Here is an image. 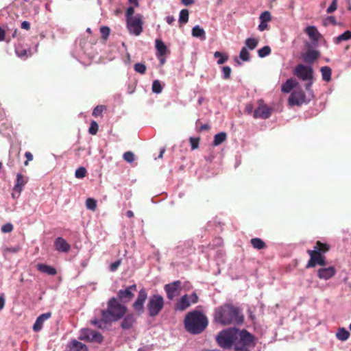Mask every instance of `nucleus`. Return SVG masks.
<instances>
[{"instance_id":"obj_4","label":"nucleus","mask_w":351,"mask_h":351,"mask_svg":"<svg viewBox=\"0 0 351 351\" xmlns=\"http://www.w3.org/2000/svg\"><path fill=\"white\" fill-rule=\"evenodd\" d=\"M186 330L191 334H199L208 326L207 317L200 311H193L187 313L184 319Z\"/></svg>"},{"instance_id":"obj_63","label":"nucleus","mask_w":351,"mask_h":351,"mask_svg":"<svg viewBox=\"0 0 351 351\" xmlns=\"http://www.w3.org/2000/svg\"><path fill=\"white\" fill-rule=\"evenodd\" d=\"M5 38V32L3 29L0 27V41H2L4 40Z\"/></svg>"},{"instance_id":"obj_7","label":"nucleus","mask_w":351,"mask_h":351,"mask_svg":"<svg viewBox=\"0 0 351 351\" xmlns=\"http://www.w3.org/2000/svg\"><path fill=\"white\" fill-rule=\"evenodd\" d=\"M126 21V26L130 34L139 36L143 31V15L136 14L134 18Z\"/></svg>"},{"instance_id":"obj_23","label":"nucleus","mask_w":351,"mask_h":351,"mask_svg":"<svg viewBox=\"0 0 351 351\" xmlns=\"http://www.w3.org/2000/svg\"><path fill=\"white\" fill-rule=\"evenodd\" d=\"M192 35L194 37L199 38L201 40H205L206 34L205 31L203 28L200 27L199 25H195L192 29Z\"/></svg>"},{"instance_id":"obj_27","label":"nucleus","mask_w":351,"mask_h":351,"mask_svg":"<svg viewBox=\"0 0 351 351\" xmlns=\"http://www.w3.org/2000/svg\"><path fill=\"white\" fill-rule=\"evenodd\" d=\"M350 335V332L344 328H339L336 333V337L342 341H346Z\"/></svg>"},{"instance_id":"obj_6","label":"nucleus","mask_w":351,"mask_h":351,"mask_svg":"<svg viewBox=\"0 0 351 351\" xmlns=\"http://www.w3.org/2000/svg\"><path fill=\"white\" fill-rule=\"evenodd\" d=\"M328 250L329 247L326 244L317 241L314 247V250H308L310 260L307 264V267H313L316 265H326V261L322 254L326 252Z\"/></svg>"},{"instance_id":"obj_33","label":"nucleus","mask_w":351,"mask_h":351,"mask_svg":"<svg viewBox=\"0 0 351 351\" xmlns=\"http://www.w3.org/2000/svg\"><path fill=\"white\" fill-rule=\"evenodd\" d=\"M351 39V31L347 30L339 36H337L335 40L336 43H339L343 40H348Z\"/></svg>"},{"instance_id":"obj_42","label":"nucleus","mask_w":351,"mask_h":351,"mask_svg":"<svg viewBox=\"0 0 351 351\" xmlns=\"http://www.w3.org/2000/svg\"><path fill=\"white\" fill-rule=\"evenodd\" d=\"M260 21H262V22H264V23H267L269 21H270L271 20V14H270V12H268V11H265L263 12L261 15H260Z\"/></svg>"},{"instance_id":"obj_32","label":"nucleus","mask_w":351,"mask_h":351,"mask_svg":"<svg viewBox=\"0 0 351 351\" xmlns=\"http://www.w3.org/2000/svg\"><path fill=\"white\" fill-rule=\"evenodd\" d=\"M189 21V11L186 9H183L180 11L179 15V22L181 24H185Z\"/></svg>"},{"instance_id":"obj_60","label":"nucleus","mask_w":351,"mask_h":351,"mask_svg":"<svg viewBox=\"0 0 351 351\" xmlns=\"http://www.w3.org/2000/svg\"><path fill=\"white\" fill-rule=\"evenodd\" d=\"M5 306V298L3 295L0 296V310L3 309Z\"/></svg>"},{"instance_id":"obj_16","label":"nucleus","mask_w":351,"mask_h":351,"mask_svg":"<svg viewBox=\"0 0 351 351\" xmlns=\"http://www.w3.org/2000/svg\"><path fill=\"white\" fill-rule=\"evenodd\" d=\"M336 273L334 267L330 266L328 267H323L317 271V276L320 279L325 280L331 278Z\"/></svg>"},{"instance_id":"obj_11","label":"nucleus","mask_w":351,"mask_h":351,"mask_svg":"<svg viewBox=\"0 0 351 351\" xmlns=\"http://www.w3.org/2000/svg\"><path fill=\"white\" fill-rule=\"evenodd\" d=\"M182 290V283L180 280L174 281L165 286V291L169 300H172L178 296Z\"/></svg>"},{"instance_id":"obj_30","label":"nucleus","mask_w":351,"mask_h":351,"mask_svg":"<svg viewBox=\"0 0 351 351\" xmlns=\"http://www.w3.org/2000/svg\"><path fill=\"white\" fill-rule=\"evenodd\" d=\"M134 321V319L132 315H128L123 319L121 323V327L123 329H129L132 327Z\"/></svg>"},{"instance_id":"obj_58","label":"nucleus","mask_w":351,"mask_h":351,"mask_svg":"<svg viewBox=\"0 0 351 351\" xmlns=\"http://www.w3.org/2000/svg\"><path fill=\"white\" fill-rule=\"evenodd\" d=\"M325 23L326 24H327V23L335 24L336 23L335 19L333 16H328L326 19Z\"/></svg>"},{"instance_id":"obj_20","label":"nucleus","mask_w":351,"mask_h":351,"mask_svg":"<svg viewBox=\"0 0 351 351\" xmlns=\"http://www.w3.org/2000/svg\"><path fill=\"white\" fill-rule=\"evenodd\" d=\"M51 317L50 313H46L40 315L36 320L33 326L34 331H39L42 327L45 321Z\"/></svg>"},{"instance_id":"obj_28","label":"nucleus","mask_w":351,"mask_h":351,"mask_svg":"<svg viewBox=\"0 0 351 351\" xmlns=\"http://www.w3.org/2000/svg\"><path fill=\"white\" fill-rule=\"evenodd\" d=\"M321 73L324 81L329 82L331 80L332 71L328 66H322L321 68Z\"/></svg>"},{"instance_id":"obj_43","label":"nucleus","mask_w":351,"mask_h":351,"mask_svg":"<svg viewBox=\"0 0 351 351\" xmlns=\"http://www.w3.org/2000/svg\"><path fill=\"white\" fill-rule=\"evenodd\" d=\"M86 170L84 167H79L75 173V176L77 178H83L85 177Z\"/></svg>"},{"instance_id":"obj_52","label":"nucleus","mask_w":351,"mask_h":351,"mask_svg":"<svg viewBox=\"0 0 351 351\" xmlns=\"http://www.w3.org/2000/svg\"><path fill=\"white\" fill-rule=\"evenodd\" d=\"M20 250V247L19 246H14V247H7L4 250V252L5 254H7L8 252H10V253H16L19 251Z\"/></svg>"},{"instance_id":"obj_59","label":"nucleus","mask_w":351,"mask_h":351,"mask_svg":"<svg viewBox=\"0 0 351 351\" xmlns=\"http://www.w3.org/2000/svg\"><path fill=\"white\" fill-rule=\"evenodd\" d=\"M166 21L168 24L171 25L175 21V18L173 16H168L166 17Z\"/></svg>"},{"instance_id":"obj_21","label":"nucleus","mask_w":351,"mask_h":351,"mask_svg":"<svg viewBox=\"0 0 351 351\" xmlns=\"http://www.w3.org/2000/svg\"><path fill=\"white\" fill-rule=\"evenodd\" d=\"M305 32L307 34L310 39L313 42H317L320 37L319 32L314 26L307 27L305 29Z\"/></svg>"},{"instance_id":"obj_55","label":"nucleus","mask_w":351,"mask_h":351,"mask_svg":"<svg viewBox=\"0 0 351 351\" xmlns=\"http://www.w3.org/2000/svg\"><path fill=\"white\" fill-rule=\"evenodd\" d=\"M120 264H121V261H115V262L112 263L110 265V270L112 271H114L115 270L117 269V268L119 267Z\"/></svg>"},{"instance_id":"obj_53","label":"nucleus","mask_w":351,"mask_h":351,"mask_svg":"<svg viewBox=\"0 0 351 351\" xmlns=\"http://www.w3.org/2000/svg\"><path fill=\"white\" fill-rule=\"evenodd\" d=\"M337 10V4L335 2H332L330 6L327 8V13H332Z\"/></svg>"},{"instance_id":"obj_36","label":"nucleus","mask_w":351,"mask_h":351,"mask_svg":"<svg viewBox=\"0 0 351 351\" xmlns=\"http://www.w3.org/2000/svg\"><path fill=\"white\" fill-rule=\"evenodd\" d=\"M152 91L154 93L159 94L162 90V87L159 80H154L152 83Z\"/></svg>"},{"instance_id":"obj_12","label":"nucleus","mask_w":351,"mask_h":351,"mask_svg":"<svg viewBox=\"0 0 351 351\" xmlns=\"http://www.w3.org/2000/svg\"><path fill=\"white\" fill-rule=\"evenodd\" d=\"M136 291V285H132L126 287L125 289H121L118 291L117 296L121 302H128L134 297Z\"/></svg>"},{"instance_id":"obj_24","label":"nucleus","mask_w":351,"mask_h":351,"mask_svg":"<svg viewBox=\"0 0 351 351\" xmlns=\"http://www.w3.org/2000/svg\"><path fill=\"white\" fill-rule=\"evenodd\" d=\"M37 267L38 269L43 273L52 276L56 274V270L55 268L45 264H39L38 265Z\"/></svg>"},{"instance_id":"obj_15","label":"nucleus","mask_w":351,"mask_h":351,"mask_svg":"<svg viewBox=\"0 0 351 351\" xmlns=\"http://www.w3.org/2000/svg\"><path fill=\"white\" fill-rule=\"evenodd\" d=\"M271 110L265 104H260L254 110L253 117L256 119H268L271 115Z\"/></svg>"},{"instance_id":"obj_39","label":"nucleus","mask_w":351,"mask_h":351,"mask_svg":"<svg viewBox=\"0 0 351 351\" xmlns=\"http://www.w3.org/2000/svg\"><path fill=\"white\" fill-rule=\"evenodd\" d=\"M86 208L91 210H95L97 207V202L93 198H88L86 202Z\"/></svg>"},{"instance_id":"obj_56","label":"nucleus","mask_w":351,"mask_h":351,"mask_svg":"<svg viewBox=\"0 0 351 351\" xmlns=\"http://www.w3.org/2000/svg\"><path fill=\"white\" fill-rule=\"evenodd\" d=\"M258 29L261 31V32H263L264 31L265 29H266L267 28V23H264V22H262L261 21V23L259 24L258 25Z\"/></svg>"},{"instance_id":"obj_41","label":"nucleus","mask_w":351,"mask_h":351,"mask_svg":"<svg viewBox=\"0 0 351 351\" xmlns=\"http://www.w3.org/2000/svg\"><path fill=\"white\" fill-rule=\"evenodd\" d=\"M123 159L131 163L134 160L135 156L134 154L132 152H126L123 154Z\"/></svg>"},{"instance_id":"obj_62","label":"nucleus","mask_w":351,"mask_h":351,"mask_svg":"<svg viewBox=\"0 0 351 351\" xmlns=\"http://www.w3.org/2000/svg\"><path fill=\"white\" fill-rule=\"evenodd\" d=\"M129 3L132 5V6L138 7L139 3L138 0H128Z\"/></svg>"},{"instance_id":"obj_50","label":"nucleus","mask_w":351,"mask_h":351,"mask_svg":"<svg viewBox=\"0 0 351 351\" xmlns=\"http://www.w3.org/2000/svg\"><path fill=\"white\" fill-rule=\"evenodd\" d=\"M12 230H13V226L10 223H6L1 227V231L3 233L10 232L12 231Z\"/></svg>"},{"instance_id":"obj_44","label":"nucleus","mask_w":351,"mask_h":351,"mask_svg":"<svg viewBox=\"0 0 351 351\" xmlns=\"http://www.w3.org/2000/svg\"><path fill=\"white\" fill-rule=\"evenodd\" d=\"M134 70L141 74H144L146 71V66L142 63H136L134 64Z\"/></svg>"},{"instance_id":"obj_40","label":"nucleus","mask_w":351,"mask_h":351,"mask_svg":"<svg viewBox=\"0 0 351 351\" xmlns=\"http://www.w3.org/2000/svg\"><path fill=\"white\" fill-rule=\"evenodd\" d=\"M15 51L17 56L21 58H26L28 56L27 50L21 47H16Z\"/></svg>"},{"instance_id":"obj_26","label":"nucleus","mask_w":351,"mask_h":351,"mask_svg":"<svg viewBox=\"0 0 351 351\" xmlns=\"http://www.w3.org/2000/svg\"><path fill=\"white\" fill-rule=\"evenodd\" d=\"M70 347L73 351H88L86 346L77 340L72 341Z\"/></svg>"},{"instance_id":"obj_25","label":"nucleus","mask_w":351,"mask_h":351,"mask_svg":"<svg viewBox=\"0 0 351 351\" xmlns=\"http://www.w3.org/2000/svg\"><path fill=\"white\" fill-rule=\"evenodd\" d=\"M156 49L158 51V56H163L167 52V47L165 43L160 39L156 40Z\"/></svg>"},{"instance_id":"obj_14","label":"nucleus","mask_w":351,"mask_h":351,"mask_svg":"<svg viewBox=\"0 0 351 351\" xmlns=\"http://www.w3.org/2000/svg\"><path fill=\"white\" fill-rule=\"evenodd\" d=\"M147 298V293L145 289H142L139 291L138 297L133 304V308L138 313L143 311L144 303Z\"/></svg>"},{"instance_id":"obj_64","label":"nucleus","mask_w":351,"mask_h":351,"mask_svg":"<svg viewBox=\"0 0 351 351\" xmlns=\"http://www.w3.org/2000/svg\"><path fill=\"white\" fill-rule=\"evenodd\" d=\"M210 128L209 125H207V124H204V125H202L201 127H200V130L201 131H203V130H208Z\"/></svg>"},{"instance_id":"obj_35","label":"nucleus","mask_w":351,"mask_h":351,"mask_svg":"<svg viewBox=\"0 0 351 351\" xmlns=\"http://www.w3.org/2000/svg\"><path fill=\"white\" fill-rule=\"evenodd\" d=\"M251 243L254 248L258 250H261L264 248L265 245L264 242L258 238L252 239L251 240Z\"/></svg>"},{"instance_id":"obj_29","label":"nucleus","mask_w":351,"mask_h":351,"mask_svg":"<svg viewBox=\"0 0 351 351\" xmlns=\"http://www.w3.org/2000/svg\"><path fill=\"white\" fill-rule=\"evenodd\" d=\"M226 134L225 132H220L215 135L213 145L218 146L221 144L226 139Z\"/></svg>"},{"instance_id":"obj_17","label":"nucleus","mask_w":351,"mask_h":351,"mask_svg":"<svg viewBox=\"0 0 351 351\" xmlns=\"http://www.w3.org/2000/svg\"><path fill=\"white\" fill-rule=\"evenodd\" d=\"M54 246L57 251L61 252H67L70 250V245L62 237H58L56 239Z\"/></svg>"},{"instance_id":"obj_10","label":"nucleus","mask_w":351,"mask_h":351,"mask_svg":"<svg viewBox=\"0 0 351 351\" xmlns=\"http://www.w3.org/2000/svg\"><path fill=\"white\" fill-rule=\"evenodd\" d=\"M79 338L82 340L97 343H100L103 340V337L99 332L88 328L82 329Z\"/></svg>"},{"instance_id":"obj_8","label":"nucleus","mask_w":351,"mask_h":351,"mask_svg":"<svg viewBox=\"0 0 351 351\" xmlns=\"http://www.w3.org/2000/svg\"><path fill=\"white\" fill-rule=\"evenodd\" d=\"M163 306L164 299L161 295L157 294L152 295L147 304V310L149 315L152 317L157 315L162 310Z\"/></svg>"},{"instance_id":"obj_34","label":"nucleus","mask_w":351,"mask_h":351,"mask_svg":"<svg viewBox=\"0 0 351 351\" xmlns=\"http://www.w3.org/2000/svg\"><path fill=\"white\" fill-rule=\"evenodd\" d=\"M214 57L215 58H218L217 60V64H222L225 63L228 60V56L225 54H223L222 53L219 51H216L214 53Z\"/></svg>"},{"instance_id":"obj_13","label":"nucleus","mask_w":351,"mask_h":351,"mask_svg":"<svg viewBox=\"0 0 351 351\" xmlns=\"http://www.w3.org/2000/svg\"><path fill=\"white\" fill-rule=\"evenodd\" d=\"M306 101V95L302 90H294L289 98V104L291 106H300Z\"/></svg>"},{"instance_id":"obj_9","label":"nucleus","mask_w":351,"mask_h":351,"mask_svg":"<svg viewBox=\"0 0 351 351\" xmlns=\"http://www.w3.org/2000/svg\"><path fill=\"white\" fill-rule=\"evenodd\" d=\"M198 301V296L195 293L191 295H184L180 298L176 304V310L184 311L189 308L191 304H195Z\"/></svg>"},{"instance_id":"obj_54","label":"nucleus","mask_w":351,"mask_h":351,"mask_svg":"<svg viewBox=\"0 0 351 351\" xmlns=\"http://www.w3.org/2000/svg\"><path fill=\"white\" fill-rule=\"evenodd\" d=\"M25 156L27 158V160L24 162V165L27 166L28 165V162L33 160V155L30 152H27L25 154Z\"/></svg>"},{"instance_id":"obj_38","label":"nucleus","mask_w":351,"mask_h":351,"mask_svg":"<svg viewBox=\"0 0 351 351\" xmlns=\"http://www.w3.org/2000/svg\"><path fill=\"white\" fill-rule=\"evenodd\" d=\"M239 58L243 61H248L250 60V54L246 47H243L239 53Z\"/></svg>"},{"instance_id":"obj_46","label":"nucleus","mask_w":351,"mask_h":351,"mask_svg":"<svg viewBox=\"0 0 351 351\" xmlns=\"http://www.w3.org/2000/svg\"><path fill=\"white\" fill-rule=\"evenodd\" d=\"M104 109H105V107L104 106H96L93 110V115L95 117L101 116L102 112Z\"/></svg>"},{"instance_id":"obj_45","label":"nucleus","mask_w":351,"mask_h":351,"mask_svg":"<svg viewBox=\"0 0 351 351\" xmlns=\"http://www.w3.org/2000/svg\"><path fill=\"white\" fill-rule=\"evenodd\" d=\"M99 125L95 121H93L90 123V126L89 128L88 132L90 134L95 135L97 134L98 131Z\"/></svg>"},{"instance_id":"obj_19","label":"nucleus","mask_w":351,"mask_h":351,"mask_svg":"<svg viewBox=\"0 0 351 351\" xmlns=\"http://www.w3.org/2000/svg\"><path fill=\"white\" fill-rule=\"evenodd\" d=\"M27 179L21 174L19 173L16 176V184L14 186L13 190L17 192V196H19L22 190L23 186L27 183Z\"/></svg>"},{"instance_id":"obj_51","label":"nucleus","mask_w":351,"mask_h":351,"mask_svg":"<svg viewBox=\"0 0 351 351\" xmlns=\"http://www.w3.org/2000/svg\"><path fill=\"white\" fill-rule=\"evenodd\" d=\"M190 143H191V149H195L198 147V145H199V138H193V137H191L190 138Z\"/></svg>"},{"instance_id":"obj_49","label":"nucleus","mask_w":351,"mask_h":351,"mask_svg":"<svg viewBox=\"0 0 351 351\" xmlns=\"http://www.w3.org/2000/svg\"><path fill=\"white\" fill-rule=\"evenodd\" d=\"M100 32H101L102 38L104 39H106L110 34V30L109 27H108L106 26H104V27H101Z\"/></svg>"},{"instance_id":"obj_37","label":"nucleus","mask_w":351,"mask_h":351,"mask_svg":"<svg viewBox=\"0 0 351 351\" xmlns=\"http://www.w3.org/2000/svg\"><path fill=\"white\" fill-rule=\"evenodd\" d=\"M271 53V49L269 46H265L258 50V54L260 58H264Z\"/></svg>"},{"instance_id":"obj_31","label":"nucleus","mask_w":351,"mask_h":351,"mask_svg":"<svg viewBox=\"0 0 351 351\" xmlns=\"http://www.w3.org/2000/svg\"><path fill=\"white\" fill-rule=\"evenodd\" d=\"M258 41L257 39L254 38H249L246 39L245 44L246 48H248L250 50L254 49L258 45Z\"/></svg>"},{"instance_id":"obj_5","label":"nucleus","mask_w":351,"mask_h":351,"mask_svg":"<svg viewBox=\"0 0 351 351\" xmlns=\"http://www.w3.org/2000/svg\"><path fill=\"white\" fill-rule=\"evenodd\" d=\"M294 75L301 80L306 82L305 89L308 96L313 97L311 86L313 83V70L311 66L300 64L295 68Z\"/></svg>"},{"instance_id":"obj_47","label":"nucleus","mask_w":351,"mask_h":351,"mask_svg":"<svg viewBox=\"0 0 351 351\" xmlns=\"http://www.w3.org/2000/svg\"><path fill=\"white\" fill-rule=\"evenodd\" d=\"M134 7L135 6L131 5L127 8L125 11V20L134 18Z\"/></svg>"},{"instance_id":"obj_61","label":"nucleus","mask_w":351,"mask_h":351,"mask_svg":"<svg viewBox=\"0 0 351 351\" xmlns=\"http://www.w3.org/2000/svg\"><path fill=\"white\" fill-rule=\"evenodd\" d=\"M182 3L188 6L193 3V0H182Z\"/></svg>"},{"instance_id":"obj_1","label":"nucleus","mask_w":351,"mask_h":351,"mask_svg":"<svg viewBox=\"0 0 351 351\" xmlns=\"http://www.w3.org/2000/svg\"><path fill=\"white\" fill-rule=\"evenodd\" d=\"M216 339L221 348L228 349L233 347V351H250V347L254 345V338L250 333L235 328L222 330Z\"/></svg>"},{"instance_id":"obj_2","label":"nucleus","mask_w":351,"mask_h":351,"mask_svg":"<svg viewBox=\"0 0 351 351\" xmlns=\"http://www.w3.org/2000/svg\"><path fill=\"white\" fill-rule=\"evenodd\" d=\"M125 313L126 307L113 298L108 302L107 310L101 311V318L91 320V324L99 328H106L108 324L120 319Z\"/></svg>"},{"instance_id":"obj_22","label":"nucleus","mask_w":351,"mask_h":351,"mask_svg":"<svg viewBox=\"0 0 351 351\" xmlns=\"http://www.w3.org/2000/svg\"><path fill=\"white\" fill-rule=\"evenodd\" d=\"M298 85V82L296 80L294 79H289L286 81L285 84L282 86V91L284 93H289L293 88L297 87Z\"/></svg>"},{"instance_id":"obj_3","label":"nucleus","mask_w":351,"mask_h":351,"mask_svg":"<svg viewBox=\"0 0 351 351\" xmlns=\"http://www.w3.org/2000/svg\"><path fill=\"white\" fill-rule=\"evenodd\" d=\"M215 319L222 325L240 324L243 317L239 309L230 304H226L215 309Z\"/></svg>"},{"instance_id":"obj_18","label":"nucleus","mask_w":351,"mask_h":351,"mask_svg":"<svg viewBox=\"0 0 351 351\" xmlns=\"http://www.w3.org/2000/svg\"><path fill=\"white\" fill-rule=\"evenodd\" d=\"M319 56V52L315 49H308L302 55L303 60L306 63H313Z\"/></svg>"},{"instance_id":"obj_57","label":"nucleus","mask_w":351,"mask_h":351,"mask_svg":"<svg viewBox=\"0 0 351 351\" xmlns=\"http://www.w3.org/2000/svg\"><path fill=\"white\" fill-rule=\"evenodd\" d=\"M21 28L28 30L30 28V23L27 21H23L21 23Z\"/></svg>"},{"instance_id":"obj_48","label":"nucleus","mask_w":351,"mask_h":351,"mask_svg":"<svg viewBox=\"0 0 351 351\" xmlns=\"http://www.w3.org/2000/svg\"><path fill=\"white\" fill-rule=\"evenodd\" d=\"M223 78L226 80L230 76L231 69L230 66H226L222 68Z\"/></svg>"}]
</instances>
